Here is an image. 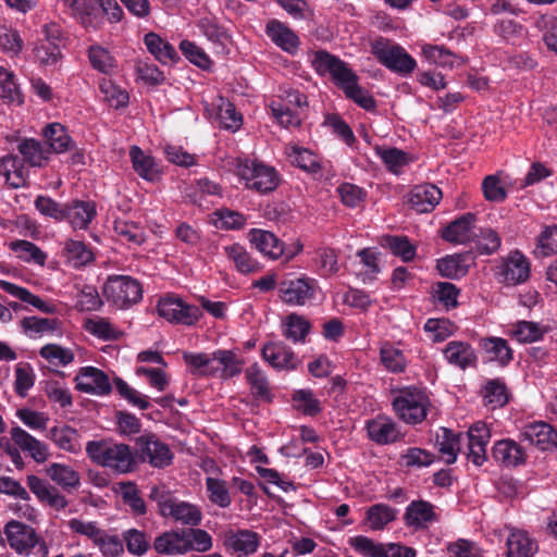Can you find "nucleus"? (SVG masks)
Here are the masks:
<instances>
[{
  "instance_id": "1",
  "label": "nucleus",
  "mask_w": 557,
  "mask_h": 557,
  "mask_svg": "<svg viewBox=\"0 0 557 557\" xmlns=\"http://www.w3.org/2000/svg\"><path fill=\"white\" fill-rule=\"evenodd\" d=\"M0 449L18 469L24 466L22 453L37 463H44L50 458L48 445L17 424L0 437Z\"/></svg>"
},
{
  "instance_id": "2",
  "label": "nucleus",
  "mask_w": 557,
  "mask_h": 557,
  "mask_svg": "<svg viewBox=\"0 0 557 557\" xmlns=\"http://www.w3.org/2000/svg\"><path fill=\"white\" fill-rule=\"evenodd\" d=\"M87 456L98 466L109 468L117 473H129L135 467V457L131 447L111 441H89L86 445Z\"/></svg>"
},
{
  "instance_id": "3",
  "label": "nucleus",
  "mask_w": 557,
  "mask_h": 557,
  "mask_svg": "<svg viewBox=\"0 0 557 557\" xmlns=\"http://www.w3.org/2000/svg\"><path fill=\"white\" fill-rule=\"evenodd\" d=\"M235 174L247 189L260 195L273 191L280 184L275 168L257 159H238Z\"/></svg>"
},
{
  "instance_id": "4",
  "label": "nucleus",
  "mask_w": 557,
  "mask_h": 557,
  "mask_svg": "<svg viewBox=\"0 0 557 557\" xmlns=\"http://www.w3.org/2000/svg\"><path fill=\"white\" fill-rule=\"evenodd\" d=\"M392 406L399 420L408 425H417L425 420L431 400L425 389L407 386L394 395Z\"/></svg>"
},
{
  "instance_id": "5",
  "label": "nucleus",
  "mask_w": 557,
  "mask_h": 557,
  "mask_svg": "<svg viewBox=\"0 0 557 557\" xmlns=\"http://www.w3.org/2000/svg\"><path fill=\"white\" fill-rule=\"evenodd\" d=\"M3 533L9 546L22 556L48 557L49 547L42 536L34 528L17 520L4 524Z\"/></svg>"
},
{
  "instance_id": "6",
  "label": "nucleus",
  "mask_w": 557,
  "mask_h": 557,
  "mask_svg": "<svg viewBox=\"0 0 557 557\" xmlns=\"http://www.w3.org/2000/svg\"><path fill=\"white\" fill-rule=\"evenodd\" d=\"M371 52L383 66L403 77L410 76L418 65L403 46L385 38L374 40Z\"/></svg>"
},
{
  "instance_id": "7",
  "label": "nucleus",
  "mask_w": 557,
  "mask_h": 557,
  "mask_svg": "<svg viewBox=\"0 0 557 557\" xmlns=\"http://www.w3.org/2000/svg\"><path fill=\"white\" fill-rule=\"evenodd\" d=\"M308 106L307 97L299 90L282 89L278 99L272 100L270 110L274 119L284 127H297L301 123L300 111Z\"/></svg>"
},
{
  "instance_id": "8",
  "label": "nucleus",
  "mask_w": 557,
  "mask_h": 557,
  "mask_svg": "<svg viewBox=\"0 0 557 557\" xmlns=\"http://www.w3.org/2000/svg\"><path fill=\"white\" fill-rule=\"evenodd\" d=\"M107 300L117 308H126L138 302L143 297L140 283L127 275L109 276L103 285Z\"/></svg>"
},
{
  "instance_id": "9",
  "label": "nucleus",
  "mask_w": 557,
  "mask_h": 557,
  "mask_svg": "<svg viewBox=\"0 0 557 557\" xmlns=\"http://www.w3.org/2000/svg\"><path fill=\"white\" fill-rule=\"evenodd\" d=\"M312 65L319 74H329L343 92L356 81H359L357 74L346 62L326 51L315 52Z\"/></svg>"
},
{
  "instance_id": "10",
  "label": "nucleus",
  "mask_w": 557,
  "mask_h": 557,
  "mask_svg": "<svg viewBox=\"0 0 557 557\" xmlns=\"http://www.w3.org/2000/svg\"><path fill=\"white\" fill-rule=\"evenodd\" d=\"M157 311L160 317L171 323L194 325L201 317V311L194 305L186 304L182 298L166 295L159 299Z\"/></svg>"
},
{
  "instance_id": "11",
  "label": "nucleus",
  "mask_w": 557,
  "mask_h": 557,
  "mask_svg": "<svg viewBox=\"0 0 557 557\" xmlns=\"http://www.w3.org/2000/svg\"><path fill=\"white\" fill-rule=\"evenodd\" d=\"M349 545L363 557H416L413 548L398 543H380L364 536L357 535L349 539Z\"/></svg>"
},
{
  "instance_id": "12",
  "label": "nucleus",
  "mask_w": 557,
  "mask_h": 557,
  "mask_svg": "<svg viewBox=\"0 0 557 557\" xmlns=\"http://www.w3.org/2000/svg\"><path fill=\"white\" fill-rule=\"evenodd\" d=\"M225 552L233 557H248L253 555L260 544L259 533L249 529H227L222 534Z\"/></svg>"
},
{
  "instance_id": "13",
  "label": "nucleus",
  "mask_w": 557,
  "mask_h": 557,
  "mask_svg": "<svg viewBox=\"0 0 557 557\" xmlns=\"http://www.w3.org/2000/svg\"><path fill=\"white\" fill-rule=\"evenodd\" d=\"M278 296L289 306H304L314 297V280L306 276L284 278L277 285Z\"/></svg>"
},
{
  "instance_id": "14",
  "label": "nucleus",
  "mask_w": 557,
  "mask_h": 557,
  "mask_svg": "<svg viewBox=\"0 0 557 557\" xmlns=\"http://www.w3.org/2000/svg\"><path fill=\"white\" fill-rule=\"evenodd\" d=\"M441 511L432 503L424 499L411 500L405 509L404 522L413 531L428 530L440 522Z\"/></svg>"
},
{
  "instance_id": "15",
  "label": "nucleus",
  "mask_w": 557,
  "mask_h": 557,
  "mask_svg": "<svg viewBox=\"0 0 557 557\" xmlns=\"http://www.w3.org/2000/svg\"><path fill=\"white\" fill-rule=\"evenodd\" d=\"M159 509L162 517L183 525L197 527L202 519V512L197 505L177 498L159 502Z\"/></svg>"
},
{
  "instance_id": "16",
  "label": "nucleus",
  "mask_w": 557,
  "mask_h": 557,
  "mask_svg": "<svg viewBox=\"0 0 557 557\" xmlns=\"http://www.w3.org/2000/svg\"><path fill=\"white\" fill-rule=\"evenodd\" d=\"M74 382L77 391L91 395L104 396L112 391L109 376L102 370L92 366L82 367Z\"/></svg>"
},
{
  "instance_id": "17",
  "label": "nucleus",
  "mask_w": 557,
  "mask_h": 557,
  "mask_svg": "<svg viewBox=\"0 0 557 557\" xmlns=\"http://www.w3.org/2000/svg\"><path fill=\"white\" fill-rule=\"evenodd\" d=\"M366 430L368 437L377 445H389L404 437L397 422L386 414L367 420Z\"/></svg>"
},
{
  "instance_id": "18",
  "label": "nucleus",
  "mask_w": 557,
  "mask_h": 557,
  "mask_svg": "<svg viewBox=\"0 0 557 557\" xmlns=\"http://www.w3.org/2000/svg\"><path fill=\"white\" fill-rule=\"evenodd\" d=\"M497 275L507 285L524 283L530 276V262L519 250H513L503 260Z\"/></svg>"
},
{
  "instance_id": "19",
  "label": "nucleus",
  "mask_w": 557,
  "mask_h": 557,
  "mask_svg": "<svg viewBox=\"0 0 557 557\" xmlns=\"http://www.w3.org/2000/svg\"><path fill=\"white\" fill-rule=\"evenodd\" d=\"M140 456L154 468H164L172 463L173 453L168 444L156 435H143L137 441Z\"/></svg>"
},
{
  "instance_id": "20",
  "label": "nucleus",
  "mask_w": 557,
  "mask_h": 557,
  "mask_svg": "<svg viewBox=\"0 0 557 557\" xmlns=\"http://www.w3.org/2000/svg\"><path fill=\"white\" fill-rule=\"evenodd\" d=\"M520 436L542 451L557 447V431L547 422L534 421L522 426Z\"/></svg>"
},
{
  "instance_id": "21",
  "label": "nucleus",
  "mask_w": 557,
  "mask_h": 557,
  "mask_svg": "<svg viewBox=\"0 0 557 557\" xmlns=\"http://www.w3.org/2000/svg\"><path fill=\"white\" fill-rule=\"evenodd\" d=\"M445 361L459 370L475 368L478 364V355L469 342L450 341L442 350Z\"/></svg>"
},
{
  "instance_id": "22",
  "label": "nucleus",
  "mask_w": 557,
  "mask_h": 557,
  "mask_svg": "<svg viewBox=\"0 0 557 557\" xmlns=\"http://www.w3.org/2000/svg\"><path fill=\"white\" fill-rule=\"evenodd\" d=\"M508 536L506 540V557H534L539 552V544L531 534L522 529L506 525Z\"/></svg>"
},
{
  "instance_id": "23",
  "label": "nucleus",
  "mask_w": 557,
  "mask_h": 557,
  "mask_svg": "<svg viewBox=\"0 0 557 557\" xmlns=\"http://www.w3.org/2000/svg\"><path fill=\"white\" fill-rule=\"evenodd\" d=\"M20 330L29 339H40L45 336L61 335L62 323L57 318L28 315L20 321Z\"/></svg>"
},
{
  "instance_id": "24",
  "label": "nucleus",
  "mask_w": 557,
  "mask_h": 557,
  "mask_svg": "<svg viewBox=\"0 0 557 557\" xmlns=\"http://www.w3.org/2000/svg\"><path fill=\"white\" fill-rule=\"evenodd\" d=\"M26 484L29 491L40 503L46 504L55 510H62L67 506V499L65 496L47 480L29 474L26 478Z\"/></svg>"
},
{
  "instance_id": "25",
  "label": "nucleus",
  "mask_w": 557,
  "mask_h": 557,
  "mask_svg": "<svg viewBox=\"0 0 557 557\" xmlns=\"http://www.w3.org/2000/svg\"><path fill=\"white\" fill-rule=\"evenodd\" d=\"M262 357L278 371L295 370L299 363L298 357L282 342L267 343L262 348Z\"/></svg>"
},
{
  "instance_id": "26",
  "label": "nucleus",
  "mask_w": 557,
  "mask_h": 557,
  "mask_svg": "<svg viewBox=\"0 0 557 557\" xmlns=\"http://www.w3.org/2000/svg\"><path fill=\"white\" fill-rule=\"evenodd\" d=\"M468 459L475 466H481L486 460L487 445L491 438V432L484 422H475L470 426L468 433Z\"/></svg>"
},
{
  "instance_id": "27",
  "label": "nucleus",
  "mask_w": 557,
  "mask_h": 557,
  "mask_svg": "<svg viewBox=\"0 0 557 557\" xmlns=\"http://www.w3.org/2000/svg\"><path fill=\"white\" fill-rule=\"evenodd\" d=\"M493 458L506 468L524 465L528 459L525 449L516 441L506 438L497 441L492 449Z\"/></svg>"
},
{
  "instance_id": "28",
  "label": "nucleus",
  "mask_w": 557,
  "mask_h": 557,
  "mask_svg": "<svg viewBox=\"0 0 557 557\" xmlns=\"http://www.w3.org/2000/svg\"><path fill=\"white\" fill-rule=\"evenodd\" d=\"M443 197L442 190L433 184L414 186L408 197L410 207L418 213H426L434 210Z\"/></svg>"
},
{
  "instance_id": "29",
  "label": "nucleus",
  "mask_w": 557,
  "mask_h": 557,
  "mask_svg": "<svg viewBox=\"0 0 557 557\" xmlns=\"http://www.w3.org/2000/svg\"><path fill=\"white\" fill-rule=\"evenodd\" d=\"M64 221L73 230H86L97 214L96 205L90 200H73L65 203Z\"/></svg>"
},
{
  "instance_id": "30",
  "label": "nucleus",
  "mask_w": 557,
  "mask_h": 557,
  "mask_svg": "<svg viewBox=\"0 0 557 557\" xmlns=\"http://www.w3.org/2000/svg\"><path fill=\"white\" fill-rule=\"evenodd\" d=\"M475 222L476 215L474 213H465L442 231V237L449 243L467 244L475 235Z\"/></svg>"
},
{
  "instance_id": "31",
  "label": "nucleus",
  "mask_w": 557,
  "mask_h": 557,
  "mask_svg": "<svg viewBox=\"0 0 557 557\" xmlns=\"http://www.w3.org/2000/svg\"><path fill=\"white\" fill-rule=\"evenodd\" d=\"M248 239L259 252L270 259L276 260L284 255V243L270 231L251 228Z\"/></svg>"
},
{
  "instance_id": "32",
  "label": "nucleus",
  "mask_w": 557,
  "mask_h": 557,
  "mask_svg": "<svg viewBox=\"0 0 557 557\" xmlns=\"http://www.w3.org/2000/svg\"><path fill=\"white\" fill-rule=\"evenodd\" d=\"M129 158L134 171L145 181L154 183L161 177V170L154 158L138 146L129 148Z\"/></svg>"
},
{
  "instance_id": "33",
  "label": "nucleus",
  "mask_w": 557,
  "mask_h": 557,
  "mask_svg": "<svg viewBox=\"0 0 557 557\" xmlns=\"http://www.w3.org/2000/svg\"><path fill=\"white\" fill-rule=\"evenodd\" d=\"M214 377L228 380L242 372L243 362L237 355L227 349L213 351Z\"/></svg>"
},
{
  "instance_id": "34",
  "label": "nucleus",
  "mask_w": 557,
  "mask_h": 557,
  "mask_svg": "<svg viewBox=\"0 0 557 557\" xmlns=\"http://www.w3.org/2000/svg\"><path fill=\"white\" fill-rule=\"evenodd\" d=\"M356 257L359 259L356 275L363 284L374 282L381 272L380 253L373 248H363Z\"/></svg>"
},
{
  "instance_id": "35",
  "label": "nucleus",
  "mask_w": 557,
  "mask_h": 557,
  "mask_svg": "<svg viewBox=\"0 0 557 557\" xmlns=\"http://www.w3.org/2000/svg\"><path fill=\"white\" fill-rule=\"evenodd\" d=\"M0 288L21 301L33 306L42 313L52 314L57 312V306L54 304L41 299L25 287L8 281H0Z\"/></svg>"
},
{
  "instance_id": "36",
  "label": "nucleus",
  "mask_w": 557,
  "mask_h": 557,
  "mask_svg": "<svg viewBox=\"0 0 557 557\" xmlns=\"http://www.w3.org/2000/svg\"><path fill=\"white\" fill-rule=\"evenodd\" d=\"M469 260L468 253L447 255L436 261V270L443 277L458 280L468 273Z\"/></svg>"
},
{
  "instance_id": "37",
  "label": "nucleus",
  "mask_w": 557,
  "mask_h": 557,
  "mask_svg": "<svg viewBox=\"0 0 557 557\" xmlns=\"http://www.w3.org/2000/svg\"><path fill=\"white\" fill-rule=\"evenodd\" d=\"M374 152L382 160L387 171L394 175H400L404 169L412 162L408 152L395 147L376 145Z\"/></svg>"
},
{
  "instance_id": "38",
  "label": "nucleus",
  "mask_w": 557,
  "mask_h": 557,
  "mask_svg": "<svg viewBox=\"0 0 557 557\" xmlns=\"http://www.w3.org/2000/svg\"><path fill=\"white\" fill-rule=\"evenodd\" d=\"M45 473L57 485L65 491H73L81 485V475L71 466L52 462L45 469Z\"/></svg>"
},
{
  "instance_id": "39",
  "label": "nucleus",
  "mask_w": 557,
  "mask_h": 557,
  "mask_svg": "<svg viewBox=\"0 0 557 557\" xmlns=\"http://www.w3.org/2000/svg\"><path fill=\"white\" fill-rule=\"evenodd\" d=\"M17 150L23 157V161L30 166H44L49 160L50 150L39 140L34 138H23L18 141Z\"/></svg>"
},
{
  "instance_id": "40",
  "label": "nucleus",
  "mask_w": 557,
  "mask_h": 557,
  "mask_svg": "<svg viewBox=\"0 0 557 557\" xmlns=\"http://www.w3.org/2000/svg\"><path fill=\"white\" fill-rule=\"evenodd\" d=\"M284 151L293 165L310 173L321 170L319 158L311 150L296 144H287Z\"/></svg>"
},
{
  "instance_id": "41",
  "label": "nucleus",
  "mask_w": 557,
  "mask_h": 557,
  "mask_svg": "<svg viewBox=\"0 0 557 557\" xmlns=\"http://www.w3.org/2000/svg\"><path fill=\"white\" fill-rule=\"evenodd\" d=\"M153 548L162 555L186 554L185 531H166L154 539Z\"/></svg>"
},
{
  "instance_id": "42",
  "label": "nucleus",
  "mask_w": 557,
  "mask_h": 557,
  "mask_svg": "<svg viewBox=\"0 0 557 557\" xmlns=\"http://www.w3.org/2000/svg\"><path fill=\"white\" fill-rule=\"evenodd\" d=\"M267 35L270 39L284 51L294 53L296 52L299 38L298 36L278 21H271L267 25Z\"/></svg>"
},
{
  "instance_id": "43",
  "label": "nucleus",
  "mask_w": 557,
  "mask_h": 557,
  "mask_svg": "<svg viewBox=\"0 0 557 557\" xmlns=\"http://www.w3.org/2000/svg\"><path fill=\"white\" fill-rule=\"evenodd\" d=\"M147 50L162 64H171L180 59L175 48L156 33H148L144 37Z\"/></svg>"
},
{
  "instance_id": "44",
  "label": "nucleus",
  "mask_w": 557,
  "mask_h": 557,
  "mask_svg": "<svg viewBox=\"0 0 557 557\" xmlns=\"http://www.w3.org/2000/svg\"><path fill=\"white\" fill-rule=\"evenodd\" d=\"M48 437L58 448L67 453L78 454L82 450L81 435L69 425L51 428Z\"/></svg>"
},
{
  "instance_id": "45",
  "label": "nucleus",
  "mask_w": 557,
  "mask_h": 557,
  "mask_svg": "<svg viewBox=\"0 0 557 557\" xmlns=\"http://www.w3.org/2000/svg\"><path fill=\"white\" fill-rule=\"evenodd\" d=\"M435 447L445 462L451 465L457 460L460 450V435L447 428H441L436 432Z\"/></svg>"
},
{
  "instance_id": "46",
  "label": "nucleus",
  "mask_w": 557,
  "mask_h": 557,
  "mask_svg": "<svg viewBox=\"0 0 557 557\" xmlns=\"http://www.w3.org/2000/svg\"><path fill=\"white\" fill-rule=\"evenodd\" d=\"M63 257L65 262L75 269L87 265L94 261V252L84 242L67 239L63 247Z\"/></svg>"
},
{
  "instance_id": "47",
  "label": "nucleus",
  "mask_w": 557,
  "mask_h": 557,
  "mask_svg": "<svg viewBox=\"0 0 557 557\" xmlns=\"http://www.w3.org/2000/svg\"><path fill=\"white\" fill-rule=\"evenodd\" d=\"M64 5L70 14L77 18L84 27H97V5L95 0H64Z\"/></svg>"
},
{
  "instance_id": "48",
  "label": "nucleus",
  "mask_w": 557,
  "mask_h": 557,
  "mask_svg": "<svg viewBox=\"0 0 557 557\" xmlns=\"http://www.w3.org/2000/svg\"><path fill=\"white\" fill-rule=\"evenodd\" d=\"M0 175L13 188H20L26 183L27 171L17 156L8 154L0 160Z\"/></svg>"
},
{
  "instance_id": "49",
  "label": "nucleus",
  "mask_w": 557,
  "mask_h": 557,
  "mask_svg": "<svg viewBox=\"0 0 557 557\" xmlns=\"http://www.w3.org/2000/svg\"><path fill=\"white\" fill-rule=\"evenodd\" d=\"M183 360L193 375L214 377L213 352L184 351Z\"/></svg>"
},
{
  "instance_id": "50",
  "label": "nucleus",
  "mask_w": 557,
  "mask_h": 557,
  "mask_svg": "<svg viewBox=\"0 0 557 557\" xmlns=\"http://www.w3.org/2000/svg\"><path fill=\"white\" fill-rule=\"evenodd\" d=\"M480 346L492 361H496L502 366H506L512 360V349L507 341L502 337L481 338Z\"/></svg>"
},
{
  "instance_id": "51",
  "label": "nucleus",
  "mask_w": 557,
  "mask_h": 557,
  "mask_svg": "<svg viewBox=\"0 0 557 557\" xmlns=\"http://www.w3.org/2000/svg\"><path fill=\"white\" fill-rule=\"evenodd\" d=\"M223 249L225 256L234 263L238 272L248 274L258 271L259 262L255 260L240 244L235 243L230 246H225Z\"/></svg>"
},
{
  "instance_id": "52",
  "label": "nucleus",
  "mask_w": 557,
  "mask_h": 557,
  "mask_svg": "<svg viewBox=\"0 0 557 557\" xmlns=\"http://www.w3.org/2000/svg\"><path fill=\"white\" fill-rule=\"evenodd\" d=\"M9 247L15 253L16 258L23 262L40 267H44L46 263L47 253L29 240L17 239L11 242Z\"/></svg>"
},
{
  "instance_id": "53",
  "label": "nucleus",
  "mask_w": 557,
  "mask_h": 557,
  "mask_svg": "<svg viewBox=\"0 0 557 557\" xmlns=\"http://www.w3.org/2000/svg\"><path fill=\"white\" fill-rule=\"evenodd\" d=\"M421 55L429 64L438 67L453 69L455 65V53L442 45H421Z\"/></svg>"
},
{
  "instance_id": "54",
  "label": "nucleus",
  "mask_w": 557,
  "mask_h": 557,
  "mask_svg": "<svg viewBox=\"0 0 557 557\" xmlns=\"http://www.w3.org/2000/svg\"><path fill=\"white\" fill-rule=\"evenodd\" d=\"M396 519V509L386 504H375L366 511L364 522L371 531H381Z\"/></svg>"
},
{
  "instance_id": "55",
  "label": "nucleus",
  "mask_w": 557,
  "mask_h": 557,
  "mask_svg": "<svg viewBox=\"0 0 557 557\" xmlns=\"http://www.w3.org/2000/svg\"><path fill=\"white\" fill-rule=\"evenodd\" d=\"M39 356L50 366L65 368L74 362L75 354L70 347L59 344H46L39 349Z\"/></svg>"
},
{
  "instance_id": "56",
  "label": "nucleus",
  "mask_w": 557,
  "mask_h": 557,
  "mask_svg": "<svg viewBox=\"0 0 557 557\" xmlns=\"http://www.w3.org/2000/svg\"><path fill=\"white\" fill-rule=\"evenodd\" d=\"M49 147L57 153H63L71 149L73 141L65 127L60 123H50L42 131Z\"/></svg>"
},
{
  "instance_id": "57",
  "label": "nucleus",
  "mask_w": 557,
  "mask_h": 557,
  "mask_svg": "<svg viewBox=\"0 0 557 557\" xmlns=\"http://www.w3.org/2000/svg\"><path fill=\"white\" fill-rule=\"evenodd\" d=\"M114 492L122 497L123 502L131 508L133 513H146V504L139 494L136 483L132 481L119 482L114 487Z\"/></svg>"
},
{
  "instance_id": "58",
  "label": "nucleus",
  "mask_w": 557,
  "mask_h": 557,
  "mask_svg": "<svg viewBox=\"0 0 557 557\" xmlns=\"http://www.w3.org/2000/svg\"><path fill=\"white\" fill-rule=\"evenodd\" d=\"M547 327L532 321H519L511 330L509 335L519 343H534L543 338Z\"/></svg>"
},
{
  "instance_id": "59",
  "label": "nucleus",
  "mask_w": 557,
  "mask_h": 557,
  "mask_svg": "<svg viewBox=\"0 0 557 557\" xmlns=\"http://www.w3.org/2000/svg\"><path fill=\"white\" fill-rule=\"evenodd\" d=\"M423 330L430 341L442 343L453 336L458 326L446 318H431L424 323Z\"/></svg>"
},
{
  "instance_id": "60",
  "label": "nucleus",
  "mask_w": 557,
  "mask_h": 557,
  "mask_svg": "<svg viewBox=\"0 0 557 557\" xmlns=\"http://www.w3.org/2000/svg\"><path fill=\"white\" fill-rule=\"evenodd\" d=\"M113 231L128 246H139L145 242L144 228L134 222L117 219L113 223Z\"/></svg>"
},
{
  "instance_id": "61",
  "label": "nucleus",
  "mask_w": 557,
  "mask_h": 557,
  "mask_svg": "<svg viewBox=\"0 0 557 557\" xmlns=\"http://www.w3.org/2000/svg\"><path fill=\"white\" fill-rule=\"evenodd\" d=\"M0 98L9 103L22 104L23 95L12 71L0 65Z\"/></svg>"
},
{
  "instance_id": "62",
  "label": "nucleus",
  "mask_w": 557,
  "mask_h": 557,
  "mask_svg": "<svg viewBox=\"0 0 557 557\" xmlns=\"http://www.w3.org/2000/svg\"><path fill=\"white\" fill-rule=\"evenodd\" d=\"M84 327L88 333L103 341H115L122 335V332L116 326L108 319L101 317L87 319Z\"/></svg>"
},
{
  "instance_id": "63",
  "label": "nucleus",
  "mask_w": 557,
  "mask_h": 557,
  "mask_svg": "<svg viewBox=\"0 0 557 557\" xmlns=\"http://www.w3.org/2000/svg\"><path fill=\"white\" fill-rule=\"evenodd\" d=\"M212 215L214 225L224 231H238L244 228L247 223L245 214L228 208L218 209Z\"/></svg>"
},
{
  "instance_id": "64",
  "label": "nucleus",
  "mask_w": 557,
  "mask_h": 557,
  "mask_svg": "<svg viewBox=\"0 0 557 557\" xmlns=\"http://www.w3.org/2000/svg\"><path fill=\"white\" fill-rule=\"evenodd\" d=\"M381 245L405 262L412 260L416 256V247L406 236L386 235L382 237Z\"/></svg>"
}]
</instances>
